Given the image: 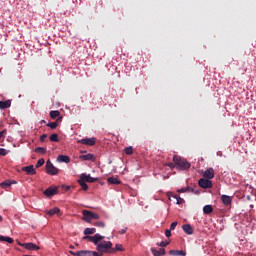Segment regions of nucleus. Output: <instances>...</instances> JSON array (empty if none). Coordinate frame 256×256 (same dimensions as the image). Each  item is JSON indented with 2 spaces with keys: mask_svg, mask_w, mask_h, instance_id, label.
<instances>
[{
  "mask_svg": "<svg viewBox=\"0 0 256 256\" xmlns=\"http://www.w3.org/2000/svg\"><path fill=\"white\" fill-rule=\"evenodd\" d=\"M173 161L178 167V169H181L182 171H185L186 169H189L191 167V163H189L185 158H181V156L174 155Z\"/></svg>",
  "mask_w": 256,
  "mask_h": 256,
  "instance_id": "nucleus-1",
  "label": "nucleus"
},
{
  "mask_svg": "<svg viewBox=\"0 0 256 256\" xmlns=\"http://www.w3.org/2000/svg\"><path fill=\"white\" fill-rule=\"evenodd\" d=\"M109 249H113V243L111 241H103L96 246V250L102 255H104V253H109Z\"/></svg>",
  "mask_w": 256,
  "mask_h": 256,
  "instance_id": "nucleus-2",
  "label": "nucleus"
},
{
  "mask_svg": "<svg viewBox=\"0 0 256 256\" xmlns=\"http://www.w3.org/2000/svg\"><path fill=\"white\" fill-rule=\"evenodd\" d=\"M83 215V221H85L86 223H91V221H93V219L95 220H99L100 216L99 214L89 211V210H83L82 212Z\"/></svg>",
  "mask_w": 256,
  "mask_h": 256,
  "instance_id": "nucleus-3",
  "label": "nucleus"
},
{
  "mask_svg": "<svg viewBox=\"0 0 256 256\" xmlns=\"http://www.w3.org/2000/svg\"><path fill=\"white\" fill-rule=\"evenodd\" d=\"M46 173H48V175H57L59 173V169L53 166V163H51V160H48L46 162Z\"/></svg>",
  "mask_w": 256,
  "mask_h": 256,
  "instance_id": "nucleus-4",
  "label": "nucleus"
},
{
  "mask_svg": "<svg viewBox=\"0 0 256 256\" xmlns=\"http://www.w3.org/2000/svg\"><path fill=\"white\" fill-rule=\"evenodd\" d=\"M198 185L202 189H211V187H213V182L209 179L202 178L199 180Z\"/></svg>",
  "mask_w": 256,
  "mask_h": 256,
  "instance_id": "nucleus-5",
  "label": "nucleus"
},
{
  "mask_svg": "<svg viewBox=\"0 0 256 256\" xmlns=\"http://www.w3.org/2000/svg\"><path fill=\"white\" fill-rule=\"evenodd\" d=\"M80 179L82 181H84L85 183H95V182L99 181V178H93V177H91L90 174L87 175L85 173H82L80 175Z\"/></svg>",
  "mask_w": 256,
  "mask_h": 256,
  "instance_id": "nucleus-6",
  "label": "nucleus"
},
{
  "mask_svg": "<svg viewBox=\"0 0 256 256\" xmlns=\"http://www.w3.org/2000/svg\"><path fill=\"white\" fill-rule=\"evenodd\" d=\"M78 143H81V145H88L89 147H93L95 143H97V139L95 138H84L78 140Z\"/></svg>",
  "mask_w": 256,
  "mask_h": 256,
  "instance_id": "nucleus-7",
  "label": "nucleus"
},
{
  "mask_svg": "<svg viewBox=\"0 0 256 256\" xmlns=\"http://www.w3.org/2000/svg\"><path fill=\"white\" fill-rule=\"evenodd\" d=\"M59 188H57V187H49V188H47L45 191H44V195L46 196V197H49V198H51V197H53V196H55V195H57L58 193H59V190H58Z\"/></svg>",
  "mask_w": 256,
  "mask_h": 256,
  "instance_id": "nucleus-8",
  "label": "nucleus"
},
{
  "mask_svg": "<svg viewBox=\"0 0 256 256\" xmlns=\"http://www.w3.org/2000/svg\"><path fill=\"white\" fill-rule=\"evenodd\" d=\"M22 171H25L27 175H37V170H35L33 165L22 167Z\"/></svg>",
  "mask_w": 256,
  "mask_h": 256,
  "instance_id": "nucleus-9",
  "label": "nucleus"
},
{
  "mask_svg": "<svg viewBox=\"0 0 256 256\" xmlns=\"http://www.w3.org/2000/svg\"><path fill=\"white\" fill-rule=\"evenodd\" d=\"M23 247H24V249H27L28 251H39V249H41L39 246H37L36 244H33L31 242L24 243Z\"/></svg>",
  "mask_w": 256,
  "mask_h": 256,
  "instance_id": "nucleus-10",
  "label": "nucleus"
},
{
  "mask_svg": "<svg viewBox=\"0 0 256 256\" xmlns=\"http://www.w3.org/2000/svg\"><path fill=\"white\" fill-rule=\"evenodd\" d=\"M221 201H222L223 205H225V207H229V205H231L233 199L231 198V196L222 195Z\"/></svg>",
  "mask_w": 256,
  "mask_h": 256,
  "instance_id": "nucleus-11",
  "label": "nucleus"
},
{
  "mask_svg": "<svg viewBox=\"0 0 256 256\" xmlns=\"http://www.w3.org/2000/svg\"><path fill=\"white\" fill-rule=\"evenodd\" d=\"M105 239V236H102L101 234H95L92 236V242L96 247L99 245V241H103Z\"/></svg>",
  "mask_w": 256,
  "mask_h": 256,
  "instance_id": "nucleus-12",
  "label": "nucleus"
},
{
  "mask_svg": "<svg viewBox=\"0 0 256 256\" xmlns=\"http://www.w3.org/2000/svg\"><path fill=\"white\" fill-rule=\"evenodd\" d=\"M204 177L206 179H213L215 177V170H213V168H208L205 172H204Z\"/></svg>",
  "mask_w": 256,
  "mask_h": 256,
  "instance_id": "nucleus-13",
  "label": "nucleus"
},
{
  "mask_svg": "<svg viewBox=\"0 0 256 256\" xmlns=\"http://www.w3.org/2000/svg\"><path fill=\"white\" fill-rule=\"evenodd\" d=\"M182 229H183L184 233H186V235H193V233H194V230H193L191 224H184L182 226Z\"/></svg>",
  "mask_w": 256,
  "mask_h": 256,
  "instance_id": "nucleus-14",
  "label": "nucleus"
},
{
  "mask_svg": "<svg viewBox=\"0 0 256 256\" xmlns=\"http://www.w3.org/2000/svg\"><path fill=\"white\" fill-rule=\"evenodd\" d=\"M169 255H172V256H186L187 252H185L183 250H170Z\"/></svg>",
  "mask_w": 256,
  "mask_h": 256,
  "instance_id": "nucleus-15",
  "label": "nucleus"
},
{
  "mask_svg": "<svg viewBox=\"0 0 256 256\" xmlns=\"http://www.w3.org/2000/svg\"><path fill=\"white\" fill-rule=\"evenodd\" d=\"M57 161H59L60 163H70L71 162V158L67 155H59L57 157Z\"/></svg>",
  "mask_w": 256,
  "mask_h": 256,
  "instance_id": "nucleus-16",
  "label": "nucleus"
},
{
  "mask_svg": "<svg viewBox=\"0 0 256 256\" xmlns=\"http://www.w3.org/2000/svg\"><path fill=\"white\" fill-rule=\"evenodd\" d=\"M151 253H152L154 256H163V255H165V249L160 248L159 250H157V249H155V248H151Z\"/></svg>",
  "mask_w": 256,
  "mask_h": 256,
  "instance_id": "nucleus-17",
  "label": "nucleus"
},
{
  "mask_svg": "<svg viewBox=\"0 0 256 256\" xmlns=\"http://www.w3.org/2000/svg\"><path fill=\"white\" fill-rule=\"evenodd\" d=\"M80 159L82 161H95V155L93 154H85V155H81Z\"/></svg>",
  "mask_w": 256,
  "mask_h": 256,
  "instance_id": "nucleus-18",
  "label": "nucleus"
},
{
  "mask_svg": "<svg viewBox=\"0 0 256 256\" xmlns=\"http://www.w3.org/2000/svg\"><path fill=\"white\" fill-rule=\"evenodd\" d=\"M59 213H61V209L57 207L46 211V215H49V217H53V215H59Z\"/></svg>",
  "mask_w": 256,
  "mask_h": 256,
  "instance_id": "nucleus-19",
  "label": "nucleus"
},
{
  "mask_svg": "<svg viewBox=\"0 0 256 256\" xmlns=\"http://www.w3.org/2000/svg\"><path fill=\"white\" fill-rule=\"evenodd\" d=\"M0 241L9 243L10 245L15 243V240H13V238H11L9 236H3V235H0Z\"/></svg>",
  "mask_w": 256,
  "mask_h": 256,
  "instance_id": "nucleus-20",
  "label": "nucleus"
},
{
  "mask_svg": "<svg viewBox=\"0 0 256 256\" xmlns=\"http://www.w3.org/2000/svg\"><path fill=\"white\" fill-rule=\"evenodd\" d=\"M107 181L110 185H121V181L115 177H108Z\"/></svg>",
  "mask_w": 256,
  "mask_h": 256,
  "instance_id": "nucleus-21",
  "label": "nucleus"
},
{
  "mask_svg": "<svg viewBox=\"0 0 256 256\" xmlns=\"http://www.w3.org/2000/svg\"><path fill=\"white\" fill-rule=\"evenodd\" d=\"M11 107V100L0 101V109H9Z\"/></svg>",
  "mask_w": 256,
  "mask_h": 256,
  "instance_id": "nucleus-22",
  "label": "nucleus"
},
{
  "mask_svg": "<svg viewBox=\"0 0 256 256\" xmlns=\"http://www.w3.org/2000/svg\"><path fill=\"white\" fill-rule=\"evenodd\" d=\"M203 213H205V215H211V213H213V206L205 205L203 207Z\"/></svg>",
  "mask_w": 256,
  "mask_h": 256,
  "instance_id": "nucleus-23",
  "label": "nucleus"
},
{
  "mask_svg": "<svg viewBox=\"0 0 256 256\" xmlns=\"http://www.w3.org/2000/svg\"><path fill=\"white\" fill-rule=\"evenodd\" d=\"M13 183H17V182H11L10 180H6V181L0 183V187H2V189H7V187H11V185H13Z\"/></svg>",
  "mask_w": 256,
  "mask_h": 256,
  "instance_id": "nucleus-24",
  "label": "nucleus"
},
{
  "mask_svg": "<svg viewBox=\"0 0 256 256\" xmlns=\"http://www.w3.org/2000/svg\"><path fill=\"white\" fill-rule=\"evenodd\" d=\"M78 183H79L80 187L83 189V191H87L89 189L87 182H85L81 178L78 180Z\"/></svg>",
  "mask_w": 256,
  "mask_h": 256,
  "instance_id": "nucleus-25",
  "label": "nucleus"
},
{
  "mask_svg": "<svg viewBox=\"0 0 256 256\" xmlns=\"http://www.w3.org/2000/svg\"><path fill=\"white\" fill-rule=\"evenodd\" d=\"M97 232V229L95 228H85L84 229V235H93Z\"/></svg>",
  "mask_w": 256,
  "mask_h": 256,
  "instance_id": "nucleus-26",
  "label": "nucleus"
},
{
  "mask_svg": "<svg viewBox=\"0 0 256 256\" xmlns=\"http://www.w3.org/2000/svg\"><path fill=\"white\" fill-rule=\"evenodd\" d=\"M59 115H61V112H59V110H52V111H50L51 119H57V117H59Z\"/></svg>",
  "mask_w": 256,
  "mask_h": 256,
  "instance_id": "nucleus-27",
  "label": "nucleus"
},
{
  "mask_svg": "<svg viewBox=\"0 0 256 256\" xmlns=\"http://www.w3.org/2000/svg\"><path fill=\"white\" fill-rule=\"evenodd\" d=\"M91 250H80L78 251V256H91Z\"/></svg>",
  "mask_w": 256,
  "mask_h": 256,
  "instance_id": "nucleus-28",
  "label": "nucleus"
},
{
  "mask_svg": "<svg viewBox=\"0 0 256 256\" xmlns=\"http://www.w3.org/2000/svg\"><path fill=\"white\" fill-rule=\"evenodd\" d=\"M50 141H52L53 143H59V135L58 134H52L50 136Z\"/></svg>",
  "mask_w": 256,
  "mask_h": 256,
  "instance_id": "nucleus-29",
  "label": "nucleus"
},
{
  "mask_svg": "<svg viewBox=\"0 0 256 256\" xmlns=\"http://www.w3.org/2000/svg\"><path fill=\"white\" fill-rule=\"evenodd\" d=\"M35 153H41L42 155H45L47 153V150L43 147H37L35 149Z\"/></svg>",
  "mask_w": 256,
  "mask_h": 256,
  "instance_id": "nucleus-30",
  "label": "nucleus"
},
{
  "mask_svg": "<svg viewBox=\"0 0 256 256\" xmlns=\"http://www.w3.org/2000/svg\"><path fill=\"white\" fill-rule=\"evenodd\" d=\"M45 165V159L41 158L36 163V169H39V167H43Z\"/></svg>",
  "mask_w": 256,
  "mask_h": 256,
  "instance_id": "nucleus-31",
  "label": "nucleus"
},
{
  "mask_svg": "<svg viewBox=\"0 0 256 256\" xmlns=\"http://www.w3.org/2000/svg\"><path fill=\"white\" fill-rule=\"evenodd\" d=\"M187 191H193L191 187H184L177 190V193H187Z\"/></svg>",
  "mask_w": 256,
  "mask_h": 256,
  "instance_id": "nucleus-32",
  "label": "nucleus"
},
{
  "mask_svg": "<svg viewBox=\"0 0 256 256\" xmlns=\"http://www.w3.org/2000/svg\"><path fill=\"white\" fill-rule=\"evenodd\" d=\"M176 199V204L177 205H182V203H185V200L183 198H181V196H175Z\"/></svg>",
  "mask_w": 256,
  "mask_h": 256,
  "instance_id": "nucleus-33",
  "label": "nucleus"
},
{
  "mask_svg": "<svg viewBox=\"0 0 256 256\" xmlns=\"http://www.w3.org/2000/svg\"><path fill=\"white\" fill-rule=\"evenodd\" d=\"M126 155H133V147L129 146L124 149Z\"/></svg>",
  "mask_w": 256,
  "mask_h": 256,
  "instance_id": "nucleus-34",
  "label": "nucleus"
},
{
  "mask_svg": "<svg viewBox=\"0 0 256 256\" xmlns=\"http://www.w3.org/2000/svg\"><path fill=\"white\" fill-rule=\"evenodd\" d=\"M59 123L57 122H52V123H48L47 127H50V129H57Z\"/></svg>",
  "mask_w": 256,
  "mask_h": 256,
  "instance_id": "nucleus-35",
  "label": "nucleus"
},
{
  "mask_svg": "<svg viewBox=\"0 0 256 256\" xmlns=\"http://www.w3.org/2000/svg\"><path fill=\"white\" fill-rule=\"evenodd\" d=\"M167 245H169V241H162L157 243L158 247H167Z\"/></svg>",
  "mask_w": 256,
  "mask_h": 256,
  "instance_id": "nucleus-36",
  "label": "nucleus"
},
{
  "mask_svg": "<svg viewBox=\"0 0 256 256\" xmlns=\"http://www.w3.org/2000/svg\"><path fill=\"white\" fill-rule=\"evenodd\" d=\"M113 251H125V249L123 248V245L116 244L115 249H113Z\"/></svg>",
  "mask_w": 256,
  "mask_h": 256,
  "instance_id": "nucleus-37",
  "label": "nucleus"
},
{
  "mask_svg": "<svg viewBox=\"0 0 256 256\" xmlns=\"http://www.w3.org/2000/svg\"><path fill=\"white\" fill-rule=\"evenodd\" d=\"M0 155L5 157V155H9V152L5 148H0Z\"/></svg>",
  "mask_w": 256,
  "mask_h": 256,
  "instance_id": "nucleus-38",
  "label": "nucleus"
},
{
  "mask_svg": "<svg viewBox=\"0 0 256 256\" xmlns=\"http://www.w3.org/2000/svg\"><path fill=\"white\" fill-rule=\"evenodd\" d=\"M168 198L169 199H171V197L173 198V199H175V197H178V195L177 194H175V193H173V192H168Z\"/></svg>",
  "mask_w": 256,
  "mask_h": 256,
  "instance_id": "nucleus-39",
  "label": "nucleus"
},
{
  "mask_svg": "<svg viewBox=\"0 0 256 256\" xmlns=\"http://www.w3.org/2000/svg\"><path fill=\"white\" fill-rule=\"evenodd\" d=\"M176 227H177V222H172L170 225V231H175Z\"/></svg>",
  "mask_w": 256,
  "mask_h": 256,
  "instance_id": "nucleus-40",
  "label": "nucleus"
},
{
  "mask_svg": "<svg viewBox=\"0 0 256 256\" xmlns=\"http://www.w3.org/2000/svg\"><path fill=\"white\" fill-rule=\"evenodd\" d=\"M92 239H93V236H89V235H86V236L83 237L84 241L88 240V241L92 242Z\"/></svg>",
  "mask_w": 256,
  "mask_h": 256,
  "instance_id": "nucleus-41",
  "label": "nucleus"
},
{
  "mask_svg": "<svg viewBox=\"0 0 256 256\" xmlns=\"http://www.w3.org/2000/svg\"><path fill=\"white\" fill-rule=\"evenodd\" d=\"M61 188L63 189V191H69V189H71V186L63 184Z\"/></svg>",
  "mask_w": 256,
  "mask_h": 256,
  "instance_id": "nucleus-42",
  "label": "nucleus"
},
{
  "mask_svg": "<svg viewBox=\"0 0 256 256\" xmlns=\"http://www.w3.org/2000/svg\"><path fill=\"white\" fill-rule=\"evenodd\" d=\"M95 226H96V227H102V228H104V227H105V223H104V222H96V223H95Z\"/></svg>",
  "mask_w": 256,
  "mask_h": 256,
  "instance_id": "nucleus-43",
  "label": "nucleus"
},
{
  "mask_svg": "<svg viewBox=\"0 0 256 256\" xmlns=\"http://www.w3.org/2000/svg\"><path fill=\"white\" fill-rule=\"evenodd\" d=\"M127 233V228L119 230L120 235H125Z\"/></svg>",
  "mask_w": 256,
  "mask_h": 256,
  "instance_id": "nucleus-44",
  "label": "nucleus"
},
{
  "mask_svg": "<svg viewBox=\"0 0 256 256\" xmlns=\"http://www.w3.org/2000/svg\"><path fill=\"white\" fill-rule=\"evenodd\" d=\"M165 236H166V237H171V230L166 229V230H165Z\"/></svg>",
  "mask_w": 256,
  "mask_h": 256,
  "instance_id": "nucleus-45",
  "label": "nucleus"
},
{
  "mask_svg": "<svg viewBox=\"0 0 256 256\" xmlns=\"http://www.w3.org/2000/svg\"><path fill=\"white\" fill-rule=\"evenodd\" d=\"M91 256H103V254L91 251Z\"/></svg>",
  "mask_w": 256,
  "mask_h": 256,
  "instance_id": "nucleus-46",
  "label": "nucleus"
},
{
  "mask_svg": "<svg viewBox=\"0 0 256 256\" xmlns=\"http://www.w3.org/2000/svg\"><path fill=\"white\" fill-rule=\"evenodd\" d=\"M175 165V163H168L167 167H170V169H174Z\"/></svg>",
  "mask_w": 256,
  "mask_h": 256,
  "instance_id": "nucleus-47",
  "label": "nucleus"
},
{
  "mask_svg": "<svg viewBox=\"0 0 256 256\" xmlns=\"http://www.w3.org/2000/svg\"><path fill=\"white\" fill-rule=\"evenodd\" d=\"M47 138V134H43L41 137H40V141H45V139Z\"/></svg>",
  "mask_w": 256,
  "mask_h": 256,
  "instance_id": "nucleus-48",
  "label": "nucleus"
},
{
  "mask_svg": "<svg viewBox=\"0 0 256 256\" xmlns=\"http://www.w3.org/2000/svg\"><path fill=\"white\" fill-rule=\"evenodd\" d=\"M70 255H73V256H78V251L77 252H74V251H69Z\"/></svg>",
  "mask_w": 256,
  "mask_h": 256,
  "instance_id": "nucleus-49",
  "label": "nucleus"
},
{
  "mask_svg": "<svg viewBox=\"0 0 256 256\" xmlns=\"http://www.w3.org/2000/svg\"><path fill=\"white\" fill-rule=\"evenodd\" d=\"M5 133V130L0 131V139H3V134Z\"/></svg>",
  "mask_w": 256,
  "mask_h": 256,
  "instance_id": "nucleus-50",
  "label": "nucleus"
},
{
  "mask_svg": "<svg viewBox=\"0 0 256 256\" xmlns=\"http://www.w3.org/2000/svg\"><path fill=\"white\" fill-rule=\"evenodd\" d=\"M18 245H19L20 247H23V245H25V243L18 242Z\"/></svg>",
  "mask_w": 256,
  "mask_h": 256,
  "instance_id": "nucleus-51",
  "label": "nucleus"
},
{
  "mask_svg": "<svg viewBox=\"0 0 256 256\" xmlns=\"http://www.w3.org/2000/svg\"><path fill=\"white\" fill-rule=\"evenodd\" d=\"M43 123H47L45 120L40 121V125H43Z\"/></svg>",
  "mask_w": 256,
  "mask_h": 256,
  "instance_id": "nucleus-52",
  "label": "nucleus"
},
{
  "mask_svg": "<svg viewBox=\"0 0 256 256\" xmlns=\"http://www.w3.org/2000/svg\"><path fill=\"white\" fill-rule=\"evenodd\" d=\"M69 247H70V249H75V246H73V245H70Z\"/></svg>",
  "mask_w": 256,
  "mask_h": 256,
  "instance_id": "nucleus-53",
  "label": "nucleus"
},
{
  "mask_svg": "<svg viewBox=\"0 0 256 256\" xmlns=\"http://www.w3.org/2000/svg\"><path fill=\"white\" fill-rule=\"evenodd\" d=\"M0 221H3V216L0 215Z\"/></svg>",
  "mask_w": 256,
  "mask_h": 256,
  "instance_id": "nucleus-54",
  "label": "nucleus"
}]
</instances>
